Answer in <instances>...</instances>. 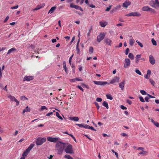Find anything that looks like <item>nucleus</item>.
Wrapping results in <instances>:
<instances>
[{"label":"nucleus","mask_w":159,"mask_h":159,"mask_svg":"<svg viewBox=\"0 0 159 159\" xmlns=\"http://www.w3.org/2000/svg\"><path fill=\"white\" fill-rule=\"evenodd\" d=\"M8 98H9L12 101H15L16 99L14 97L11 95L8 96Z\"/></svg>","instance_id":"nucleus-30"},{"label":"nucleus","mask_w":159,"mask_h":159,"mask_svg":"<svg viewBox=\"0 0 159 159\" xmlns=\"http://www.w3.org/2000/svg\"><path fill=\"white\" fill-rule=\"evenodd\" d=\"M149 4L152 7L157 9L159 7V1L158 0H152L149 2Z\"/></svg>","instance_id":"nucleus-2"},{"label":"nucleus","mask_w":159,"mask_h":159,"mask_svg":"<svg viewBox=\"0 0 159 159\" xmlns=\"http://www.w3.org/2000/svg\"><path fill=\"white\" fill-rule=\"evenodd\" d=\"M76 125H77L80 127H84V124H76Z\"/></svg>","instance_id":"nucleus-46"},{"label":"nucleus","mask_w":159,"mask_h":159,"mask_svg":"<svg viewBox=\"0 0 159 159\" xmlns=\"http://www.w3.org/2000/svg\"><path fill=\"white\" fill-rule=\"evenodd\" d=\"M72 120L74 121H77L79 120V118L77 117H74L72 118Z\"/></svg>","instance_id":"nucleus-35"},{"label":"nucleus","mask_w":159,"mask_h":159,"mask_svg":"<svg viewBox=\"0 0 159 159\" xmlns=\"http://www.w3.org/2000/svg\"><path fill=\"white\" fill-rule=\"evenodd\" d=\"M69 80L70 82H74L75 81H76V78L73 79H70Z\"/></svg>","instance_id":"nucleus-47"},{"label":"nucleus","mask_w":159,"mask_h":159,"mask_svg":"<svg viewBox=\"0 0 159 159\" xmlns=\"http://www.w3.org/2000/svg\"><path fill=\"white\" fill-rule=\"evenodd\" d=\"M47 139L48 141L54 143L56 142L59 140V139L58 138H53L51 137H48Z\"/></svg>","instance_id":"nucleus-9"},{"label":"nucleus","mask_w":159,"mask_h":159,"mask_svg":"<svg viewBox=\"0 0 159 159\" xmlns=\"http://www.w3.org/2000/svg\"><path fill=\"white\" fill-rule=\"evenodd\" d=\"M18 5L16 6H15L13 7H11V8L12 9H16L18 8Z\"/></svg>","instance_id":"nucleus-63"},{"label":"nucleus","mask_w":159,"mask_h":159,"mask_svg":"<svg viewBox=\"0 0 159 159\" xmlns=\"http://www.w3.org/2000/svg\"><path fill=\"white\" fill-rule=\"evenodd\" d=\"M63 68L65 70V72H66V74H68V70H67V68L66 67V62L65 61H64L63 62Z\"/></svg>","instance_id":"nucleus-19"},{"label":"nucleus","mask_w":159,"mask_h":159,"mask_svg":"<svg viewBox=\"0 0 159 159\" xmlns=\"http://www.w3.org/2000/svg\"><path fill=\"white\" fill-rule=\"evenodd\" d=\"M102 105L104 106L107 109H108L109 107L108 103L104 101L102 103Z\"/></svg>","instance_id":"nucleus-27"},{"label":"nucleus","mask_w":159,"mask_h":159,"mask_svg":"<svg viewBox=\"0 0 159 159\" xmlns=\"http://www.w3.org/2000/svg\"><path fill=\"white\" fill-rule=\"evenodd\" d=\"M131 4V2L129 1H125L123 4V7L127 8L128 6H129Z\"/></svg>","instance_id":"nucleus-17"},{"label":"nucleus","mask_w":159,"mask_h":159,"mask_svg":"<svg viewBox=\"0 0 159 159\" xmlns=\"http://www.w3.org/2000/svg\"><path fill=\"white\" fill-rule=\"evenodd\" d=\"M128 57L132 60H133L134 59V56L133 54L132 53H129V54Z\"/></svg>","instance_id":"nucleus-29"},{"label":"nucleus","mask_w":159,"mask_h":159,"mask_svg":"<svg viewBox=\"0 0 159 159\" xmlns=\"http://www.w3.org/2000/svg\"><path fill=\"white\" fill-rule=\"evenodd\" d=\"M111 6H112L111 5H110L109 6V7H107V8L105 10V11H110V9L111 8Z\"/></svg>","instance_id":"nucleus-50"},{"label":"nucleus","mask_w":159,"mask_h":159,"mask_svg":"<svg viewBox=\"0 0 159 159\" xmlns=\"http://www.w3.org/2000/svg\"><path fill=\"white\" fill-rule=\"evenodd\" d=\"M102 99L101 98H96V101L98 102H101L102 101Z\"/></svg>","instance_id":"nucleus-51"},{"label":"nucleus","mask_w":159,"mask_h":159,"mask_svg":"<svg viewBox=\"0 0 159 159\" xmlns=\"http://www.w3.org/2000/svg\"><path fill=\"white\" fill-rule=\"evenodd\" d=\"M141 57V54H139V55H137L136 56L135 58L139 59V58H140Z\"/></svg>","instance_id":"nucleus-53"},{"label":"nucleus","mask_w":159,"mask_h":159,"mask_svg":"<svg viewBox=\"0 0 159 159\" xmlns=\"http://www.w3.org/2000/svg\"><path fill=\"white\" fill-rule=\"evenodd\" d=\"M20 99L21 100H27L28 98L26 97H25V96H22L20 97Z\"/></svg>","instance_id":"nucleus-40"},{"label":"nucleus","mask_w":159,"mask_h":159,"mask_svg":"<svg viewBox=\"0 0 159 159\" xmlns=\"http://www.w3.org/2000/svg\"><path fill=\"white\" fill-rule=\"evenodd\" d=\"M135 72L136 73L138 74L139 75H141L142 74L141 72L139 71V70L138 69H136L135 71Z\"/></svg>","instance_id":"nucleus-37"},{"label":"nucleus","mask_w":159,"mask_h":159,"mask_svg":"<svg viewBox=\"0 0 159 159\" xmlns=\"http://www.w3.org/2000/svg\"><path fill=\"white\" fill-rule=\"evenodd\" d=\"M139 98L141 102H145V101L144 100L143 98L142 97V96L140 97Z\"/></svg>","instance_id":"nucleus-45"},{"label":"nucleus","mask_w":159,"mask_h":159,"mask_svg":"<svg viewBox=\"0 0 159 159\" xmlns=\"http://www.w3.org/2000/svg\"><path fill=\"white\" fill-rule=\"evenodd\" d=\"M74 55V54H73L70 58L69 59V63L70 65H71V60L72 58Z\"/></svg>","instance_id":"nucleus-41"},{"label":"nucleus","mask_w":159,"mask_h":159,"mask_svg":"<svg viewBox=\"0 0 159 159\" xmlns=\"http://www.w3.org/2000/svg\"><path fill=\"white\" fill-rule=\"evenodd\" d=\"M70 7L71 8H74L75 9L78 10H80L82 11H83V10L81 7H79L77 5H74L73 4H71L70 5Z\"/></svg>","instance_id":"nucleus-15"},{"label":"nucleus","mask_w":159,"mask_h":159,"mask_svg":"<svg viewBox=\"0 0 159 159\" xmlns=\"http://www.w3.org/2000/svg\"><path fill=\"white\" fill-rule=\"evenodd\" d=\"M79 42H80V40H79V41H78V42L77 43V45H76V50L77 51V52L78 53H79V52L80 50V49L79 48Z\"/></svg>","instance_id":"nucleus-28"},{"label":"nucleus","mask_w":159,"mask_h":159,"mask_svg":"<svg viewBox=\"0 0 159 159\" xmlns=\"http://www.w3.org/2000/svg\"><path fill=\"white\" fill-rule=\"evenodd\" d=\"M34 144H32L30 145L29 147L22 154V156L25 157H26L29 153L30 151L34 147Z\"/></svg>","instance_id":"nucleus-3"},{"label":"nucleus","mask_w":159,"mask_h":159,"mask_svg":"<svg viewBox=\"0 0 159 159\" xmlns=\"http://www.w3.org/2000/svg\"><path fill=\"white\" fill-rule=\"evenodd\" d=\"M149 61L150 63L152 65H154L155 63V60L152 55L149 56Z\"/></svg>","instance_id":"nucleus-11"},{"label":"nucleus","mask_w":159,"mask_h":159,"mask_svg":"<svg viewBox=\"0 0 159 159\" xmlns=\"http://www.w3.org/2000/svg\"><path fill=\"white\" fill-rule=\"evenodd\" d=\"M119 77L116 76L111 81L110 84H113L116 82H118L119 81Z\"/></svg>","instance_id":"nucleus-14"},{"label":"nucleus","mask_w":159,"mask_h":159,"mask_svg":"<svg viewBox=\"0 0 159 159\" xmlns=\"http://www.w3.org/2000/svg\"><path fill=\"white\" fill-rule=\"evenodd\" d=\"M135 42V40H134L133 39V38L130 39L129 40V45L131 46H133L134 43Z\"/></svg>","instance_id":"nucleus-23"},{"label":"nucleus","mask_w":159,"mask_h":159,"mask_svg":"<svg viewBox=\"0 0 159 159\" xmlns=\"http://www.w3.org/2000/svg\"><path fill=\"white\" fill-rule=\"evenodd\" d=\"M65 151L67 153L72 154L73 153L72 146L71 144H69L64 149Z\"/></svg>","instance_id":"nucleus-4"},{"label":"nucleus","mask_w":159,"mask_h":159,"mask_svg":"<svg viewBox=\"0 0 159 159\" xmlns=\"http://www.w3.org/2000/svg\"><path fill=\"white\" fill-rule=\"evenodd\" d=\"M66 143H63L61 142H58L57 143L56 148L58 154H62L65 149V148L66 146Z\"/></svg>","instance_id":"nucleus-1"},{"label":"nucleus","mask_w":159,"mask_h":159,"mask_svg":"<svg viewBox=\"0 0 159 159\" xmlns=\"http://www.w3.org/2000/svg\"><path fill=\"white\" fill-rule=\"evenodd\" d=\"M64 157L68 159H70V158H71L70 156L69 155L67 154Z\"/></svg>","instance_id":"nucleus-52"},{"label":"nucleus","mask_w":159,"mask_h":159,"mask_svg":"<svg viewBox=\"0 0 159 159\" xmlns=\"http://www.w3.org/2000/svg\"><path fill=\"white\" fill-rule=\"evenodd\" d=\"M129 51V48H127L126 49L125 52V54L126 55H127L128 54Z\"/></svg>","instance_id":"nucleus-59"},{"label":"nucleus","mask_w":159,"mask_h":159,"mask_svg":"<svg viewBox=\"0 0 159 159\" xmlns=\"http://www.w3.org/2000/svg\"><path fill=\"white\" fill-rule=\"evenodd\" d=\"M136 42L138 43V45L141 48H142L143 47V45L142 43L140 42L138 40H137L136 41Z\"/></svg>","instance_id":"nucleus-39"},{"label":"nucleus","mask_w":159,"mask_h":159,"mask_svg":"<svg viewBox=\"0 0 159 159\" xmlns=\"http://www.w3.org/2000/svg\"><path fill=\"white\" fill-rule=\"evenodd\" d=\"M77 88H79L80 90H81L82 91H83V92L84 91V90L80 86H79V85H78V86H77Z\"/></svg>","instance_id":"nucleus-54"},{"label":"nucleus","mask_w":159,"mask_h":159,"mask_svg":"<svg viewBox=\"0 0 159 159\" xmlns=\"http://www.w3.org/2000/svg\"><path fill=\"white\" fill-rule=\"evenodd\" d=\"M46 140L45 138H41L40 137L38 138L36 140V144L37 145H42L43 143L45 142Z\"/></svg>","instance_id":"nucleus-5"},{"label":"nucleus","mask_w":159,"mask_h":159,"mask_svg":"<svg viewBox=\"0 0 159 159\" xmlns=\"http://www.w3.org/2000/svg\"><path fill=\"white\" fill-rule=\"evenodd\" d=\"M56 7H53L51 8L48 12V13H52L56 9Z\"/></svg>","instance_id":"nucleus-24"},{"label":"nucleus","mask_w":159,"mask_h":159,"mask_svg":"<svg viewBox=\"0 0 159 159\" xmlns=\"http://www.w3.org/2000/svg\"><path fill=\"white\" fill-rule=\"evenodd\" d=\"M89 125L84 124V128L86 129H89Z\"/></svg>","instance_id":"nucleus-44"},{"label":"nucleus","mask_w":159,"mask_h":159,"mask_svg":"<svg viewBox=\"0 0 159 159\" xmlns=\"http://www.w3.org/2000/svg\"><path fill=\"white\" fill-rule=\"evenodd\" d=\"M130 65V61L129 58L125 59V62L124 65V67L125 68H128Z\"/></svg>","instance_id":"nucleus-8"},{"label":"nucleus","mask_w":159,"mask_h":159,"mask_svg":"<svg viewBox=\"0 0 159 159\" xmlns=\"http://www.w3.org/2000/svg\"><path fill=\"white\" fill-rule=\"evenodd\" d=\"M45 5L44 3H43L42 4L40 5H38L37 6L36 8H35L33 10H37L43 7Z\"/></svg>","instance_id":"nucleus-16"},{"label":"nucleus","mask_w":159,"mask_h":159,"mask_svg":"<svg viewBox=\"0 0 159 159\" xmlns=\"http://www.w3.org/2000/svg\"><path fill=\"white\" fill-rule=\"evenodd\" d=\"M44 109H47V108L45 106H42L41 107V110H43Z\"/></svg>","instance_id":"nucleus-62"},{"label":"nucleus","mask_w":159,"mask_h":159,"mask_svg":"<svg viewBox=\"0 0 159 159\" xmlns=\"http://www.w3.org/2000/svg\"><path fill=\"white\" fill-rule=\"evenodd\" d=\"M140 93L143 95H145L147 94L146 92L144 90H141Z\"/></svg>","instance_id":"nucleus-38"},{"label":"nucleus","mask_w":159,"mask_h":159,"mask_svg":"<svg viewBox=\"0 0 159 159\" xmlns=\"http://www.w3.org/2000/svg\"><path fill=\"white\" fill-rule=\"evenodd\" d=\"M125 16H136L139 17L140 16L141 14L138 12H132L129 13L128 14L125 15Z\"/></svg>","instance_id":"nucleus-7"},{"label":"nucleus","mask_w":159,"mask_h":159,"mask_svg":"<svg viewBox=\"0 0 159 159\" xmlns=\"http://www.w3.org/2000/svg\"><path fill=\"white\" fill-rule=\"evenodd\" d=\"M106 96L107 99H109L111 100H112L113 98L110 94H106Z\"/></svg>","instance_id":"nucleus-32"},{"label":"nucleus","mask_w":159,"mask_h":159,"mask_svg":"<svg viewBox=\"0 0 159 159\" xmlns=\"http://www.w3.org/2000/svg\"><path fill=\"white\" fill-rule=\"evenodd\" d=\"M148 153V152L147 151L143 150L142 152L139 153V154L143 155H146Z\"/></svg>","instance_id":"nucleus-26"},{"label":"nucleus","mask_w":159,"mask_h":159,"mask_svg":"<svg viewBox=\"0 0 159 159\" xmlns=\"http://www.w3.org/2000/svg\"><path fill=\"white\" fill-rule=\"evenodd\" d=\"M105 34L104 33H101L99 35L97 36V41L98 42L100 43L102 40L105 38Z\"/></svg>","instance_id":"nucleus-6"},{"label":"nucleus","mask_w":159,"mask_h":159,"mask_svg":"<svg viewBox=\"0 0 159 159\" xmlns=\"http://www.w3.org/2000/svg\"><path fill=\"white\" fill-rule=\"evenodd\" d=\"M149 99V97H146L145 98V100L147 102H148V100Z\"/></svg>","instance_id":"nucleus-61"},{"label":"nucleus","mask_w":159,"mask_h":159,"mask_svg":"<svg viewBox=\"0 0 159 159\" xmlns=\"http://www.w3.org/2000/svg\"><path fill=\"white\" fill-rule=\"evenodd\" d=\"M56 116L59 118L60 119H61V120H63V118H62L61 117V116H60V115H59V113L58 112H56Z\"/></svg>","instance_id":"nucleus-34"},{"label":"nucleus","mask_w":159,"mask_h":159,"mask_svg":"<svg viewBox=\"0 0 159 159\" xmlns=\"http://www.w3.org/2000/svg\"><path fill=\"white\" fill-rule=\"evenodd\" d=\"M126 102L129 105H131L132 104V101L130 100L127 99L126 100Z\"/></svg>","instance_id":"nucleus-58"},{"label":"nucleus","mask_w":159,"mask_h":159,"mask_svg":"<svg viewBox=\"0 0 159 159\" xmlns=\"http://www.w3.org/2000/svg\"><path fill=\"white\" fill-rule=\"evenodd\" d=\"M149 81H150V83L152 84L153 85H154V84H155L154 81L150 79Z\"/></svg>","instance_id":"nucleus-48"},{"label":"nucleus","mask_w":159,"mask_h":159,"mask_svg":"<svg viewBox=\"0 0 159 159\" xmlns=\"http://www.w3.org/2000/svg\"><path fill=\"white\" fill-rule=\"evenodd\" d=\"M69 135L72 137V138L75 141V142H76V141L75 138L72 134H69Z\"/></svg>","instance_id":"nucleus-43"},{"label":"nucleus","mask_w":159,"mask_h":159,"mask_svg":"<svg viewBox=\"0 0 159 159\" xmlns=\"http://www.w3.org/2000/svg\"><path fill=\"white\" fill-rule=\"evenodd\" d=\"M81 84L82 86L83 87H85L88 89L89 88V86L87 85H86L84 83H82Z\"/></svg>","instance_id":"nucleus-36"},{"label":"nucleus","mask_w":159,"mask_h":159,"mask_svg":"<svg viewBox=\"0 0 159 159\" xmlns=\"http://www.w3.org/2000/svg\"><path fill=\"white\" fill-rule=\"evenodd\" d=\"M99 24L102 27H105L107 25V23L105 21H102L99 22Z\"/></svg>","instance_id":"nucleus-18"},{"label":"nucleus","mask_w":159,"mask_h":159,"mask_svg":"<svg viewBox=\"0 0 159 159\" xmlns=\"http://www.w3.org/2000/svg\"><path fill=\"white\" fill-rule=\"evenodd\" d=\"M93 48L92 47H90L89 49V52L90 54H91L93 52Z\"/></svg>","instance_id":"nucleus-31"},{"label":"nucleus","mask_w":159,"mask_h":159,"mask_svg":"<svg viewBox=\"0 0 159 159\" xmlns=\"http://www.w3.org/2000/svg\"><path fill=\"white\" fill-rule=\"evenodd\" d=\"M30 107H29L28 106L26 107L25 109L23 111V113L24 114L25 112H29L30 111Z\"/></svg>","instance_id":"nucleus-22"},{"label":"nucleus","mask_w":159,"mask_h":159,"mask_svg":"<svg viewBox=\"0 0 159 159\" xmlns=\"http://www.w3.org/2000/svg\"><path fill=\"white\" fill-rule=\"evenodd\" d=\"M9 18V16H7L5 19L4 20V22L6 23L7 22V20H8Z\"/></svg>","instance_id":"nucleus-55"},{"label":"nucleus","mask_w":159,"mask_h":159,"mask_svg":"<svg viewBox=\"0 0 159 159\" xmlns=\"http://www.w3.org/2000/svg\"><path fill=\"white\" fill-rule=\"evenodd\" d=\"M94 104H95V105H96L97 109L98 110H99L100 107H99V105H98V104L97 102H95L94 103Z\"/></svg>","instance_id":"nucleus-42"},{"label":"nucleus","mask_w":159,"mask_h":159,"mask_svg":"<svg viewBox=\"0 0 159 159\" xmlns=\"http://www.w3.org/2000/svg\"><path fill=\"white\" fill-rule=\"evenodd\" d=\"M93 82L95 84L100 85H104L107 83V82H102L101 81H93Z\"/></svg>","instance_id":"nucleus-12"},{"label":"nucleus","mask_w":159,"mask_h":159,"mask_svg":"<svg viewBox=\"0 0 159 159\" xmlns=\"http://www.w3.org/2000/svg\"><path fill=\"white\" fill-rule=\"evenodd\" d=\"M105 41L107 44L109 45H111L112 43V41L109 39H105Z\"/></svg>","instance_id":"nucleus-21"},{"label":"nucleus","mask_w":159,"mask_h":159,"mask_svg":"<svg viewBox=\"0 0 159 159\" xmlns=\"http://www.w3.org/2000/svg\"><path fill=\"white\" fill-rule=\"evenodd\" d=\"M120 107L123 110H126L127 109L126 107H125L124 106L122 105L120 106Z\"/></svg>","instance_id":"nucleus-49"},{"label":"nucleus","mask_w":159,"mask_h":159,"mask_svg":"<svg viewBox=\"0 0 159 159\" xmlns=\"http://www.w3.org/2000/svg\"><path fill=\"white\" fill-rule=\"evenodd\" d=\"M151 41H152V44L154 45V46L157 45V44L156 41L154 40V39L153 38L152 39Z\"/></svg>","instance_id":"nucleus-33"},{"label":"nucleus","mask_w":159,"mask_h":159,"mask_svg":"<svg viewBox=\"0 0 159 159\" xmlns=\"http://www.w3.org/2000/svg\"><path fill=\"white\" fill-rule=\"evenodd\" d=\"M34 79V77L33 76H25L24 78L23 81H30L33 80Z\"/></svg>","instance_id":"nucleus-13"},{"label":"nucleus","mask_w":159,"mask_h":159,"mask_svg":"<svg viewBox=\"0 0 159 159\" xmlns=\"http://www.w3.org/2000/svg\"><path fill=\"white\" fill-rule=\"evenodd\" d=\"M16 49L15 48H11V49H9L8 51V52L7 53V54H9L10 53H11V52H13V51H16Z\"/></svg>","instance_id":"nucleus-25"},{"label":"nucleus","mask_w":159,"mask_h":159,"mask_svg":"<svg viewBox=\"0 0 159 159\" xmlns=\"http://www.w3.org/2000/svg\"><path fill=\"white\" fill-rule=\"evenodd\" d=\"M154 125H156L157 127H159V124L157 122H155L154 123Z\"/></svg>","instance_id":"nucleus-56"},{"label":"nucleus","mask_w":159,"mask_h":159,"mask_svg":"<svg viewBox=\"0 0 159 159\" xmlns=\"http://www.w3.org/2000/svg\"><path fill=\"white\" fill-rule=\"evenodd\" d=\"M89 129H90L91 130H92L94 131H96V130L93 127H92V126H89Z\"/></svg>","instance_id":"nucleus-60"},{"label":"nucleus","mask_w":159,"mask_h":159,"mask_svg":"<svg viewBox=\"0 0 159 159\" xmlns=\"http://www.w3.org/2000/svg\"><path fill=\"white\" fill-rule=\"evenodd\" d=\"M151 74V71L150 70H148L147 72V74L149 75L150 76Z\"/></svg>","instance_id":"nucleus-57"},{"label":"nucleus","mask_w":159,"mask_h":159,"mask_svg":"<svg viewBox=\"0 0 159 159\" xmlns=\"http://www.w3.org/2000/svg\"><path fill=\"white\" fill-rule=\"evenodd\" d=\"M119 86L121 90H123L125 86V81H123V82L120 83L119 84Z\"/></svg>","instance_id":"nucleus-20"},{"label":"nucleus","mask_w":159,"mask_h":159,"mask_svg":"<svg viewBox=\"0 0 159 159\" xmlns=\"http://www.w3.org/2000/svg\"><path fill=\"white\" fill-rule=\"evenodd\" d=\"M142 11H151L152 12H154V10L153 9L150 8L148 6L143 7L142 8Z\"/></svg>","instance_id":"nucleus-10"},{"label":"nucleus","mask_w":159,"mask_h":159,"mask_svg":"<svg viewBox=\"0 0 159 159\" xmlns=\"http://www.w3.org/2000/svg\"><path fill=\"white\" fill-rule=\"evenodd\" d=\"M121 7V6L120 5H117L116 7V9H118L120 8Z\"/></svg>","instance_id":"nucleus-64"}]
</instances>
